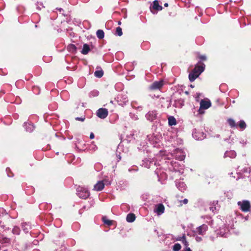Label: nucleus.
<instances>
[{
	"mask_svg": "<svg viewBox=\"0 0 251 251\" xmlns=\"http://www.w3.org/2000/svg\"><path fill=\"white\" fill-rule=\"evenodd\" d=\"M165 207L162 204H158L156 205L154 211L157 215L160 216L164 212Z\"/></svg>",
	"mask_w": 251,
	"mask_h": 251,
	"instance_id": "nucleus-10",
	"label": "nucleus"
},
{
	"mask_svg": "<svg viewBox=\"0 0 251 251\" xmlns=\"http://www.w3.org/2000/svg\"><path fill=\"white\" fill-rule=\"evenodd\" d=\"M118 24H119V25H120V24H121V22H119Z\"/></svg>",
	"mask_w": 251,
	"mask_h": 251,
	"instance_id": "nucleus-45",
	"label": "nucleus"
},
{
	"mask_svg": "<svg viewBox=\"0 0 251 251\" xmlns=\"http://www.w3.org/2000/svg\"><path fill=\"white\" fill-rule=\"evenodd\" d=\"M242 143L243 145L245 143V142H243V141H242Z\"/></svg>",
	"mask_w": 251,
	"mask_h": 251,
	"instance_id": "nucleus-44",
	"label": "nucleus"
},
{
	"mask_svg": "<svg viewBox=\"0 0 251 251\" xmlns=\"http://www.w3.org/2000/svg\"><path fill=\"white\" fill-rule=\"evenodd\" d=\"M103 75V73L102 70L97 71L95 72V75L98 78L102 77Z\"/></svg>",
	"mask_w": 251,
	"mask_h": 251,
	"instance_id": "nucleus-26",
	"label": "nucleus"
},
{
	"mask_svg": "<svg viewBox=\"0 0 251 251\" xmlns=\"http://www.w3.org/2000/svg\"><path fill=\"white\" fill-rule=\"evenodd\" d=\"M242 143L243 145L245 143V142H243V141H242Z\"/></svg>",
	"mask_w": 251,
	"mask_h": 251,
	"instance_id": "nucleus-43",
	"label": "nucleus"
},
{
	"mask_svg": "<svg viewBox=\"0 0 251 251\" xmlns=\"http://www.w3.org/2000/svg\"><path fill=\"white\" fill-rule=\"evenodd\" d=\"M181 245L178 243L175 244L173 246L174 251H179L181 249Z\"/></svg>",
	"mask_w": 251,
	"mask_h": 251,
	"instance_id": "nucleus-27",
	"label": "nucleus"
},
{
	"mask_svg": "<svg viewBox=\"0 0 251 251\" xmlns=\"http://www.w3.org/2000/svg\"><path fill=\"white\" fill-rule=\"evenodd\" d=\"M211 105V103L209 100H201L200 101V107L199 110L200 114H203L204 111L203 109H207L209 108Z\"/></svg>",
	"mask_w": 251,
	"mask_h": 251,
	"instance_id": "nucleus-5",
	"label": "nucleus"
},
{
	"mask_svg": "<svg viewBox=\"0 0 251 251\" xmlns=\"http://www.w3.org/2000/svg\"><path fill=\"white\" fill-rule=\"evenodd\" d=\"M97 37L99 39H103L104 36V33L102 30L99 29L96 32Z\"/></svg>",
	"mask_w": 251,
	"mask_h": 251,
	"instance_id": "nucleus-22",
	"label": "nucleus"
},
{
	"mask_svg": "<svg viewBox=\"0 0 251 251\" xmlns=\"http://www.w3.org/2000/svg\"><path fill=\"white\" fill-rule=\"evenodd\" d=\"M193 137L196 140H201L204 138V134L199 132L196 130L194 131L192 134Z\"/></svg>",
	"mask_w": 251,
	"mask_h": 251,
	"instance_id": "nucleus-12",
	"label": "nucleus"
},
{
	"mask_svg": "<svg viewBox=\"0 0 251 251\" xmlns=\"http://www.w3.org/2000/svg\"><path fill=\"white\" fill-rule=\"evenodd\" d=\"M90 47L88 45L85 44L81 50V53L83 54H87L90 51Z\"/></svg>",
	"mask_w": 251,
	"mask_h": 251,
	"instance_id": "nucleus-18",
	"label": "nucleus"
},
{
	"mask_svg": "<svg viewBox=\"0 0 251 251\" xmlns=\"http://www.w3.org/2000/svg\"><path fill=\"white\" fill-rule=\"evenodd\" d=\"M221 233H222V232L221 231ZM225 235V234H221V235L222 236H224Z\"/></svg>",
	"mask_w": 251,
	"mask_h": 251,
	"instance_id": "nucleus-42",
	"label": "nucleus"
},
{
	"mask_svg": "<svg viewBox=\"0 0 251 251\" xmlns=\"http://www.w3.org/2000/svg\"><path fill=\"white\" fill-rule=\"evenodd\" d=\"M12 232L14 234L19 235L20 232V229L18 227L15 226L12 230Z\"/></svg>",
	"mask_w": 251,
	"mask_h": 251,
	"instance_id": "nucleus-31",
	"label": "nucleus"
},
{
	"mask_svg": "<svg viewBox=\"0 0 251 251\" xmlns=\"http://www.w3.org/2000/svg\"><path fill=\"white\" fill-rule=\"evenodd\" d=\"M102 220L103 223L108 226H110L112 224V221L107 219L105 217L102 218Z\"/></svg>",
	"mask_w": 251,
	"mask_h": 251,
	"instance_id": "nucleus-30",
	"label": "nucleus"
},
{
	"mask_svg": "<svg viewBox=\"0 0 251 251\" xmlns=\"http://www.w3.org/2000/svg\"><path fill=\"white\" fill-rule=\"evenodd\" d=\"M131 105L133 107L134 106V103L133 102H131Z\"/></svg>",
	"mask_w": 251,
	"mask_h": 251,
	"instance_id": "nucleus-41",
	"label": "nucleus"
},
{
	"mask_svg": "<svg viewBox=\"0 0 251 251\" xmlns=\"http://www.w3.org/2000/svg\"><path fill=\"white\" fill-rule=\"evenodd\" d=\"M188 200L187 199H185L183 201H180V202L181 203H183L184 204H186L188 203Z\"/></svg>",
	"mask_w": 251,
	"mask_h": 251,
	"instance_id": "nucleus-34",
	"label": "nucleus"
},
{
	"mask_svg": "<svg viewBox=\"0 0 251 251\" xmlns=\"http://www.w3.org/2000/svg\"><path fill=\"white\" fill-rule=\"evenodd\" d=\"M22 228L23 230L25 231V232L27 233L28 232L30 226L28 224L24 223L22 225Z\"/></svg>",
	"mask_w": 251,
	"mask_h": 251,
	"instance_id": "nucleus-25",
	"label": "nucleus"
},
{
	"mask_svg": "<svg viewBox=\"0 0 251 251\" xmlns=\"http://www.w3.org/2000/svg\"><path fill=\"white\" fill-rule=\"evenodd\" d=\"M164 6H165V7H167V6H168V4L167 3H165L164 4Z\"/></svg>",
	"mask_w": 251,
	"mask_h": 251,
	"instance_id": "nucleus-40",
	"label": "nucleus"
},
{
	"mask_svg": "<svg viewBox=\"0 0 251 251\" xmlns=\"http://www.w3.org/2000/svg\"><path fill=\"white\" fill-rule=\"evenodd\" d=\"M25 129L28 132H31L34 129V126L32 124H25Z\"/></svg>",
	"mask_w": 251,
	"mask_h": 251,
	"instance_id": "nucleus-21",
	"label": "nucleus"
},
{
	"mask_svg": "<svg viewBox=\"0 0 251 251\" xmlns=\"http://www.w3.org/2000/svg\"><path fill=\"white\" fill-rule=\"evenodd\" d=\"M236 156V153L234 151H226L224 154V157H229L234 158Z\"/></svg>",
	"mask_w": 251,
	"mask_h": 251,
	"instance_id": "nucleus-14",
	"label": "nucleus"
},
{
	"mask_svg": "<svg viewBox=\"0 0 251 251\" xmlns=\"http://www.w3.org/2000/svg\"><path fill=\"white\" fill-rule=\"evenodd\" d=\"M177 240L181 241L185 248H187L189 246V243L186 239L185 234H183L182 236H180L177 238Z\"/></svg>",
	"mask_w": 251,
	"mask_h": 251,
	"instance_id": "nucleus-15",
	"label": "nucleus"
},
{
	"mask_svg": "<svg viewBox=\"0 0 251 251\" xmlns=\"http://www.w3.org/2000/svg\"><path fill=\"white\" fill-rule=\"evenodd\" d=\"M238 205L240 206V209L244 212H248L250 211L251 207V204L248 201H243L238 202Z\"/></svg>",
	"mask_w": 251,
	"mask_h": 251,
	"instance_id": "nucleus-6",
	"label": "nucleus"
},
{
	"mask_svg": "<svg viewBox=\"0 0 251 251\" xmlns=\"http://www.w3.org/2000/svg\"><path fill=\"white\" fill-rule=\"evenodd\" d=\"M176 185L179 190L183 191L186 190V186L183 182H177Z\"/></svg>",
	"mask_w": 251,
	"mask_h": 251,
	"instance_id": "nucleus-16",
	"label": "nucleus"
},
{
	"mask_svg": "<svg viewBox=\"0 0 251 251\" xmlns=\"http://www.w3.org/2000/svg\"><path fill=\"white\" fill-rule=\"evenodd\" d=\"M157 113L156 111H151L146 114L147 119L151 121L155 120L157 117Z\"/></svg>",
	"mask_w": 251,
	"mask_h": 251,
	"instance_id": "nucleus-11",
	"label": "nucleus"
},
{
	"mask_svg": "<svg viewBox=\"0 0 251 251\" xmlns=\"http://www.w3.org/2000/svg\"><path fill=\"white\" fill-rule=\"evenodd\" d=\"M204 68L205 65L203 63L201 65H196L193 71L189 75L190 81H194L203 72Z\"/></svg>",
	"mask_w": 251,
	"mask_h": 251,
	"instance_id": "nucleus-1",
	"label": "nucleus"
},
{
	"mask_svg": "<svg viewBox=\"0 0 251 251\" xmlns=\"http://www.w3.org/2000/svg\"><path fill=\"white\" fill-rule=\"evenodd\" d=\"M208 230V226L205 224H203L194 229L193 232L194 235H203Z\"/></svg>",
	"mask_w": 251,
	"mask_h": 251,
	"instance_id": "nucleus-3",
	"label": "nucleus"
},
{
	"mask_svg": "<svg viewBox=\"0 0 251 251\" xmlns=\"http://www.w3.org/2000/svg\"><path fill=\"white\" fill-rule=\"evenodd\" d=\"M200 58L202 60H205L206 59V57L205 55H201L200 56Z\"/></svg>",
	"mask_w": 251,
	"mask_h": 251,
	"instance_id": "nucleus-37",
	"label": "nucleus"
},
{
	"mask_svg": "<svg viewBox=\"0 0 251 251\" xmlns=\"http://www.w3.org/2000/svg\"><path fill=\"white\" fill-rule=\"evenodd\" d=\"M185 251H192V250L189 247H188L187 248H185Z\"/></svg>",
	"mask_w": 251,
	"mask_h": 251,
	"instance_id": "nucleus-39",
	"label": "nucleus"
},
{
	"mask_svg": "<svg viewBox=\"0 0 251 251\" xmlns=\"http://www.w3.org/2000/svg\"><path fill=\"white\" fill-rule=\"evenodd\" d=\"M99 95V92L97 91H94L90 93L91 96H97Z\"/></svg>",
	"mask_w": 251,
	"mask_h": 251,
	"instance_id": "nucleus-33",
	"label": "nucleus"
},
{
	"mask_svg": "<svg viewBox=\"0 0 251 251\" xmlns=\"http://www.w3.org/2000/svg\"><path fill=\"white\" fill-rule=\"evenodd\" d=\"M117 99L119 104L122 106L125 105L128 102L127 97L126 94H122Z\"/></svg>",
	"mask_w": 251,
	"mask_h": 251,
	"instance_id": "nucleus-9",
	"label": "nucleus"
},
{
	"mask_svg": "<svg viewBox=\"0 0 251 251\" xmlns=\"http://www.w3.org/2000/svg\"><path fill=\"white\" fill-rule=\"evenodd\" d=\"M95 136L93 133H91L90 135V139H92L94 138Z\"/></svg>",
	"mask_w": 251,
	"mask_h": 251,
	"instance_id": "nucleus-38",
	"label": "nucleus"
},
{
	"mask_svg": "<svg viewBox=\"0 0 251 251\" xmlns=\"http://www.w3.org/2000/svg\"><path fill=\"white\" fill-rule=\"evenodd\" d=\"M196 237L195 239L197 242H200L202 240L201 237L198 236L197 235H196Z\"/></svg>",
	"mask_w": 251,
	"mask_h": 251,
	"instance_id": "nucleus-35",
	"label": "nucleus"
},
{
	"mask_svg": "<svg viewBox=\"0 0 251 251\" xmlns=\"http://www.w3.org/2000/svg\"><path fill=\"white\" fill-rule=\"evenodd\" d=\"M123 34L122 28L120 27H117L116 30V34L121 36Z\"/></svg>",
	"mask_w": 251,
	"mask_h": 251,
	"instance_id": "nucleus-32",
	"label": "nucleus"
},
{
	"mask_svg": "<svg viewBox=\"0 0 251 251\" xmlns=\"http://www.w3.org/2000/svg\"><path fill=\"white\" fill-rule=\"evenodd\" d=\"M163 85V80H159L154 82L150 87V89L155 90L160 89Z\"/></svg>",
	"mask_w": 251,
	"mask_h": 251,
	"instance_id": "nucleus-7",
	"label": "nucleus"
},
{
	"mask_svg": "<svg viewBox=\"0 0 251 251\" xmlns=\"http://www.w3.org/2000/svg\"><path fill=\"white\" fill-rule=\"evenodd\" d=\"M227 121L231 127L233 128L237 126V125L233 119L229 118L227 119Z\"/></svg>",
	"mask_w": 251,
	"mask_h": 251,
	"instance_id": "nucleus-23",
	"label": "nucleus"
},
{
	"mask_svg": "<svg viewBox=\"0 0 251 251\" xmlns=\"http://www.w3.org/2000/svg\"><path fill=\"white\" fill-rule=\"evenodd\" d=\"M168 124L171 126H175L176 124V119L173 116L169 117L168 118Z\"/></svg>",
	"mask_w": 251,
	"mask_h": 251,
	"instance_id": "nucleus-20",
	"label": "nucleus"
},
{
	"mask_svg": "<svg viewBox=\"0 0 251 251\" xmlns=\"http://www.w3.org/2000/svg\"><path fill=\"white\" fill-rule=\"evenodd\" d=\"M171 155L176 159L180 161L183 160L185 157V154L183 151L181 149H179L175 150Z\"/></svg>",
	"mask_w": 251,
	"mask_h": 251,
	"instance_id": "nucleus-4",
	"label": "nucleus"
},
{
	"mask_svg": "<svg viewBox=\"0 0 251 251\" xmlns=\"http://www.w3.org/2000/svg\"><path fill=\"white\" fill-rule=\"evenodd\" d=\"M67 49H68V50L70 52H75L76 51V47L75 46V45H74L73 44H70V45H69L68 46Z\"/></svg>",
	"mask_w": 251,
	"mask_h": 251,
	"instance_id": "nucleus-24",
	"label": "nucleus"
},
{
	"mask_svg": "<svg viewBox=\"0 0 251 251\" xmlns=\"http://www.w3.org/2000/svg\"><path fill=\"white\" fill-rule=\"evenodd\" d=\"M135 220V216L134 214H128L126 216V221L129 223H131Z\"/></svg>",
	"mask_w": 251,
	"mask_h": 251,
	"instance_id": "nucleus-19",
	"label": "nucleus"
},
{
	"mask_svg": "<svg viewBox=\"0 0 251 251\" xmlns=\"http://www.w3.org/2000/svg\"><path fill=\"white\" fill-rule=\"evenodd\" d=\"M84 119H85L84 118H82V117H76L75 118V120H77V121H80L83 122L84 120Z\"/></svg>",
	"mask_w": 251,
	"mask_h": 251,
	"instance_id": "nucleus-36",
	"label": "nucleus"
},
{
	"mask_svg": "<svg viewBox=\"0 0 251 251\" xmlns=\"http://www.w3.org/2000/svg\"><path fill=\"white\" fill-rule=\"evenodd\" d=\"M151 162L150 161L145 160L143 161L142 166L149 168L151 167Z\"/></svg>",
	"mask_w": 251,
	"mask_h": 251,
	"instance_id": "nucleus-28",
	"label": "nucleus"
},
{
	"mask_svg": "<svg viewBox=\"0 0 251 251\" xmlns=\"http://www.w3.org/2000/svg\"><path fill=\"white\" fill-rule=\"evenodd\" d=\"M104 187V184L103 181H99L94 187V190L97 191L102 190Z\"/></svg>",
	"mask_w": 251,
	"mask_h": 251,
	"instance_id": "nucleus-13",
	"label": "nucleus"
},
{
	"mask_svg": "<svg viewBox=\"0 0 251 251\" xmlns=\"http://www.w3.org/2000/svg\"><path fill=\"white\" fill-rule=\"evenodd\" d=\"M97 115L101 119H105L108 115V111L105 108H100L97 112Z\"/></svg>",
	"mask_w": 251,
	"mask_h": 251,
	"instance_id": "nucleus-8",
	"label": "nucleus"
},
{
	"mask_svg": "<svg viewBox=\"0 0 251 251\" xmlns=\"http://www.w3.org/2000/svg\"><path fill=\"white\" fill-rule=\"evenodd\" d=\"M77 195L79 198L85 199L89 196L90 193L86 188L78 186L77 188Z\"/></svg>",
	"mask_w": 251,
	"mask_h": 251,
	"instance_id": "nucleus-2",
	"label": "nucleus"
},
{
	"mask_svg": "<svg viewBox=\"0 0 251 251\" xmlns=\"http://www.w3.org/2000/svg\"><path fill=\"white\" fill-rule=\"evenodd\" d=\"M152 8L156 10L160 11L162 9V7L159 4L158 1L155 0L153 2Z\"/></svg>",
	"mask_w": 251,
	"mask_h": 251,
	"instance_id": "nucleus-17",
	"label": "nucleus"
},
{
	"mask_svg": "<svg viewBox=\"0 0 251 251\" xmlns=\"http://www.w3.org/2000/svg\"><path fill=\"white\" fill-rule=\"evenodd\" d=\"M239 126L241 129L243 130L246 127V124L244 121H240L239 124Z\"/></svg>",
	"mask_w": 251,
	"mask_h": 251,
	"instance_id": "nucleus-29",
	"label": "nucleus"
}]
</instances>
